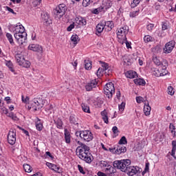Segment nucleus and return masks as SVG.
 <instances>
[{"label":"nucleus","mask_w":176,"mask_h":176,"mask_svg":"<svg viewBox=\"0 0 176 176\" xmlns=\"http://www.w3.org/2000/svg\"><path fill=\"white\" fill-rule=\"evenodd\" d=\"M78 154L77 155L78 156L79 159H81V160H85L86 163H88V164H90L93 160H94V157L91 155V153H90V150L86 151V149L83 148H80L78 149Z\"/></svg>","instance_id":"nucleus-1"},{"label":"nucleus","mask_w":176,"mask_h":176,"mask_svg":"<svg viewBox=\"0 0 176 176\" xmlns=\"http://www.w3.org/2000/svg\"><path fill=\"white\" fill-rule=\"evenodd\" d=\"M30 107H28L30 109H33L34 112L38 109H42L45 105V100L42 98H34L30 103Z\"/></svg>","instance_id":"nucleus-2"},{"label":"nucleus","mask_w":176,"mask_h":176,"mask_svg":"<svg viewBox=\"0 0 176 176\" xmlns=\"http://www.w3.org/2000/svg\"><path fill=\"white\" fill-rule=\"evenodd\" d=\"M104 91L107 98H112V96L115 94V85L112 82L106 84Z\"/></svg>","instance_id":"nucleus-3"},{"label":"nucleus","mask_w":176,"mask_h":176,"mask_svg":"<svg viewBox=\"0 0 176 176\" xmlns=\"http://www.w3.org/2000/svg\"><path fill=\"white\" fill-rule=\"evenodd\" d=\"M109 151L111 152V153H115V155H120L121 153H125V152H127V148L120 144L117 146V147H114L113 148H109Z\"/></svg>","instance_id":"nucleus-4"},{"label":"nucleus","mask_w":176,"mask_h":176,"mask_svg":"<svg viewBox=\"0 0 176 176\" xmlns=\"http://www.w3.org/2000/svg\"><path fill=\"white\" fill-rule=\"evenodd\" d=\"M8 142L10 145L16 144V129H11L8 135Z\"/></svg>","instance_id":"nucleus-5"},{"label":"nucleus","mask_w":176,"mask_h":176,"mask_svg":"<svg viewBox=\"0 0 176 176\" xmlns=\"http://www.w3.org/2000/svg\"><path fill=\"white\" fill-rule=\"evenodd\" d=\"M14 36L19 45H23V43H25V41H27V33H23V34L15 32Z\"/></svg>","instance_id":"nucleus-6"},{"label":"nucleus","mask_w":176,"mask_h":176,"mask_svg":"<svg viewBox=\"0 0 176 176\" xmlns=\"http://www.w3.org/2000/svg\"><path fill=\"white\" fill-rule=\"evenodd\" d=\"M81 140L87 141V142H90L93 140V134L89 130L82 131Z\"/></svg>","instance_id":"nucleus-7"},{"label":"nucleus","mask_w":176,"mask_h":176,"mask_svg":"<svg viewBox=\"0 0 176 176\" xmlns=\"http://www.w3.org/2000/svg\"><path fill=\"white\" fill-rule=\"evenodd\" d=\"M175 46V41H170L168 42L165 45V47L164 48V53H166V54L171 53V52H173V49H174Z\"/></svg>","instance_id":"nucleus-8"},{"label":"nucleus","mask_w":176,"mask_h":176,"mask_svg":"<svg viewBox=\"0 0 176 176\" xmlns=\"http://www.w3.org/2000/svg\"><path fill=\"white\" fill-rule=\"evenodd\" d=\"M97 85H98L97 79L92 80L85 85V90L87 91H91L93 89L97 87Z\"/></svg>","instance_id":"nucleus-9"},{"label":"nucleus","mask_w":176,"mask_h":176,"mask_svg":"<svg viewBox=\"0 0 176 176\" xmlns=\"http://www.w3.org/2000/svg\"><path fill=\"white\" fill-rule=\"evenodd\" d=\"M55 12H56V15L63 17L65 14V4H60L56 8Z\"/></svg>","instance_id":"nucleus-10"},{"label":"nucleus","mask_w":176,"mask_h":176,"mask_svg":"<svg viewBox=\"0 0 176 176\" xmlns=\"http://www.w3.org/2000/svg\"><path fill=\"white\" fill-rule=\"evenodd\" d=\"M29 50H32V52H37V53H43V48L42 46L38 44H31L28 46Z\"/></svg>","instance_id":"nucleus-11"},{"label":"nucleus","mask_w":176,"mask_h":176,"mask_svg":"<svg viewBox=\"0 0 176 176\" xmlns=\"http://www.w3.org/2000/svg\"><path fill=\"white\" fill-rule=\"evenodd\" d=\"M124 173H126L129 176H133L135 175V174L138 173V170H137V167L129 166Z\"/></svg>","instance_id":"nucleus-12"},{"label":"nucleus","mask_w":176,"mask_h":176,"mask_svg":"<svg viewBox=\"0 0 176 176\" xmlns=\"http://www.w3.org/2000/svg\"><path fill=\"white\" fill-rule=\"evenodd\" d=\"M130 164H131V160L129 159L122 160V167L124 168L122 169V173H124L130 167Z\"/></svg>","instance_id":"nucleus-13"},{"label":"nucleus","mask_w":176,"mask_h":176,"mask_svg":"<svg viewBox=\"0 0 176 176\" xmlns=\"http://www.w3.org/2000/svg\"><path fill=\"white\" fill-rule=\"evenodd\" d=\"M46 166H47V167H49V168H50L53 171H55L56 173H58L59 174H60V173H61V171H60V166H58L56 164H54L50 162H47Z\"/></svg>","instance_id":"nucleus-14"},{"label":"nucleus","mask_w":176,"mask_h":176,"mask_svg":"<svg viewBox=\"0 0 176 176\" xmlns=\"http://www.w3.org/2000/svg\"><path fill=\"white\" fill-rule=\"evenodd\" d=\"M111 6L112 1L111 0H103L101 10H102V9H104V10H108V9H109V8Z\"/></svg>","instance_id":"nucleus-15"},{"label":"nucleus","mask_w":176,"mask_h":176,"mask_svg":"<svg viewBox=\"0 0 176 176\" xmlns=\"http://www.w3.org/2000/svg\"><path fill=\"white\" fill-rule=\"evenodd\" d=\"M104 171L107 173V174H108L109 176H113V174L116 173V169L114 168V166L113 167L111 165H108Z\"/></svg>","instance_id":"nucleus-16"},{"label":"nucleus","mask_w":176,"mask_h":176,"mask_svg":"<svg viewBox=\"0 0 176 176\" xmlns=\"http://www.w3.org/2000/svg\"><path fill=\"white\" fill-rule=\"evenodd\" d=\"M104 28H105V25L104 23L101 22L98 23L96 28V34L98 35V34H101V32L104 31Z\"/></svg>","instance_id":"nucleus-17"},{"label":"nucleus","mask_w":176,"mask_h":176,"mask_svg":"<svg viewBox=\"0 0 176 176\" xmlns=\"http://www.w3.org/2000/svg\"><path fill=\"white\" fill-rule=\"evenodd\" d=\"M122 160H116L113 162V167L115 168H118V170H120V171H122V170H124V168H122Z\"/></svg>","instance_id":"nucleus-18"},{"label":"nucleus","mask_w":176,"mask_h":176,"mask_svg":"<svg viewBox=\"0 0 176 176\" xmlns=\"http://www.w3.org/2000/svg\"><path fill=\"white\" fill-rule=\"evenodd\" d=\"M16 32H18L19 34H27V32H25V29L24 28V26H23V25H15V30Z\"/></svg>","instance_id":"nucleus-19"},{"label":"nucleus","mask_w":176,"mask_h":176,"mask_svg":"<svg viewBox=\"0 0 176 176\" xmlns=\"http://www.w3.org/2000/svg\"><path fill=\"white\" fill-rule=\"evenodd\" d=\"M76 21L78 25H86L87 24V22L86 21V19L82 17V16H77L76 18Z\"/></svg>","instance_id":"nucleus-20"},{"label":"nucleus","mask_w":176,"mask_h":176,"mask_svg":"<svg viewBox=\"0 0 176 176\" xmlns=\"http://www.w3.org/2000/svg\"><path fill=\"white\" fill-rule=\"evenodd\" d=\"M77 144H78V146L76 149V152L78 154V149H80V148H82V149H85V151H90V147H89L87 145L82 143L80 141H78Z\"/></svg>","instance_id":"nucleus-21"},{"label":"nucleus","mask_w":176,"mask_h":176,"mask_svg":"<svg viewBox=\"0 0 176 176\" xmlns=\"http://www.w3.org/2000/svg\"><path fill=\"white\" fill-rule=\"evenodd\" d=\"M126 78H129V79H134L135 76H137V72L133 70H129L126 73Z\"/></svg>","instance_id":"nucleus-22"},{"label":"nucleus","mask_w":176,"mask_h":176,"mask_svg":"<svg viewBox=\"0 0 176 176\" xmlns=\"http://www.w3.org/2000/svg\"><path fill=\"white\" fill-rule=\"evenodd\" d=\"M65 140L66 144H71V134L67 129H65Z\"/></svg>","instance_id":"nucleus-23"},{"label":"nucleus","mask_w":176,"mask_h":176,"mask_svg":"<svg viewBox=\"0 0 176 176\" xmlns=\"http://www.w3.org/2000/svg\"><path fill=\"white\" fill-rule=\"evenodd\" d=\"M135 85H138V86H145L146 82H145V80L142 78H136L133 80Z\"/></svg>","instance_id":"nucleus-24"},{"label":"nucleus","mask_w":176,"mask_h":176,"mask_svg":"<svg viewBox=\"0 0 176 176\" xmlns=\"http://www.w3.org/2000/svg\"><path fill=\"white\" fill-rule=\"evenodd\" d=\"M102 115V119H103L104 123L108 124L109 123V121L108 120V113L107 112V110H104L101 112Z\"/></svg>","instance_id":"nucleus-25"},{"label":"nucleus","mask_w":176,"mask_h":176,"mask_svg":"<svg viewBox=\"0 0 176 176\" xmlns=\"http://www.w3.org/2000/svg\"><path fill=\"white\" fill-rule=\"evenodd\" d=\"M43 19L45 23H47V25H50V24H52V20L50 19V16L47 12L44 14Z\"/></svg>","instance_id":"nucleus-26"},{"label":"nucleus","mask_w":176,"mask_h":176,"mask_svg":"<svg viewBox=\"0 0 176 176\" xmlns=\"http://www.w3.org/2000/svg\"><path fill=\"white\" fill-rule=\"evenodd\" d=\"M144 112L146 116H149L151 115V106H149V103H147V104L144 105Z\"/></svg>","instance_id":"nucleus-27"},{"label":"nucleus","mask_w":176,"mask_h":176,"mask_svg":"<svg viewBox=\"0 0 176 176\" xmlns=\"http://www.w3.org/2000/svg\"><path fill=\"white\" fill-rule=\"evenodd\" d=\"M69 122L72 124H78V118L75 115H71L69 117Z\"/></svg>","instance_id":"nucleus-28"},{"label":"nucleus","mask_w":176,"mask_h":176,"mask_svg":"<svg viewBox=\"0 0 176 176\" xmlns=\"http://www.w3.org/2000/svg\"><path fill=\"white\" fill-rule=\"evenodd\" d=\"M72 42H74V45H78V42L80 41V38H79V36L77 34H73L71 37Z\"/></svg>","instance_id":"nucleus-29"},{"label":"nucleus","mask_w":176,"mask_h":176,"mask_svg":"<svg viewBox=\"0 0 176 176\" xmlns=\"http://www.w3.org/2000/svg\"><path fill=\"white\" fill-rule=\"evenodd\" d=\"M153 75L155 76L159 77V76H164V75H167V73H163V72H160L159 69H156L155 70L153 71Z\"/></svg>","instance_id":"nucleus-30"},{"label":"nucleus","mask_w":176,"mask_h":176,"mask_svg":"<svg viewBox=\"0 0 176 176\" xmlns=\"http://www.w3.org/2000/svg\"><path fill=\"white\" fill-rule=\"evenodd\" d=\"M54 123L57 129H63V120L61 119L58 118L57 120H54Z\"/></svg>","instance_id":"nucleus-31"},{"label":"nucleus","mask_w":176,"mask_h":176,"mask_svg":"<svg viewBox=\"0 0 176 176\" xmlns=\"http://www.w3.org/2000/svg\"><path fill=\"white\" fill-rule=\"evenodd\" d=\"M6 65L9 68L11 72H14V69H13V63L10 60H6Z\"/></svg>","instance_id":"nucleus-32"},{"label":"nucleus","mask_w":176,"mask_h":176,"mask_svg":"<svg viewBox=\"0 0 176 176\" xmlns=\"http://www.w3.org/2000/svg\"><path fill=\"white\" fill-rule=\"evenodd\" d=\"M85 69H87V71H89V69H91V62L89 61V60H85Z\"/></svg>","instance_id":"nucleus-33"},{"label":"nucleus","mask_w":176,"mask_h":176,"mask_svg":"<svg viewBox=\"0 0 176 176\" xmlns=\"http://www.w3.org/2000/svg\"><path fill=\"white\" fill-rule=\"evenodd\" d=\"M119 145H126L127 144V139L126 136H122L118 142Z\"/></svg>","instance_id":"nucleus-34"},{"label":"nucleus","mask_w":176,"mask_h":176,"mask_svg":"<svg viewBox=\"0 0 176 176\" xmlns=\"http://www.w3.org/2000/svg\"><path fill=\"white\" fill-rule=\"evenodd\" d=\"M109 27L110 28L109 31L113 28L114 25H113V21H108L107 22H104V27Z\"/></svg>","instance_id":"nucleus-35"},{"label":"nucleus","mask_w":176,"mask_h":176,"mask_svg":"<svg viewBox=\"0 0 176 176\" xmlns=\"http://www.w3.org/2000/svg\"><path fill=\"white\" fill-rule=\"evenodd\" d=\"M6 37L8 39L10 45H14V41H13V36H12L10 33H7Z\"/></svg>","instance_id":"nucleus-36"},{"label":"nucleus","mask_w":176,"mask_h":176,"mask_svg":"<svg viewBox=\"0 0 176 176\" xmlns=\"http://www.w3.org/2000/svg\"><path fill=\"white\" fill-rule=\"evenodd\" d=\"M31 166L30 164H23V169L25 170V173H31L32 170L31 169Z\"/></svg>","instance_id":"nucleus-37"},{"label":"nucleus","mask_w":176,"mask_h":176,"mask_svg":"<svg viewBox=\"0 0 176 176\" xmlns=\"http://www.w3.org/2000/svg\"><path fill=\"white\" fill-rule=\"evenodd\" d=\"M104 69L102 67H99L98 71H97V73H96V75L98 76V78H101V76H102L103 74H104Z\"/></svg>","instance_id":"nucleus-38"},{"label":"nucleus","mask_w":176,"mask_h":176,"mask_svg":"<svg viewBox=\"0 0 176 176\" xmlns=\"http://www.w3.org/2000/svg\"><path fill=\"white\" fill-rule=\"evenodd\" d=\"M81 107H82V111L84 112H86L87 113H90V107H89V106H87L85 104H82Z\"/></svg>","instance_id":"nucleus-39"},{"label":"nucleus","mask_w":176,"mask_h":176,"mask_svg":"<svg viewBox=\"0 0 176 176\" xmlns=\"http://www.w3.org/2000/svg\"><path fill=\"white\" fill-rule=\"evenodd\" d=\"M112 131L114 134L113 138H115V137H118V135H119V129H118V126H115L112 128Z\"/></svg>","instance_id":"nucleus-40"},{"label":"nucleus","mask_w":176,"mask_h":176,"mask_svg":"<svg viewBox=\"0 0 176 176\" xmlns=\"http://www.w3.org/2000/svg\"><path fill=\"white\" fill-rule=\"evenodd\" d=\"M31 65V63L28 60H24L22 61V67H24V68H30V66Z\"/></svg>","instance_id":"nucleus-41"},{"label":"nucleus","mask_w":176,"mask_h":176,"mask_svg":"<svg viewBox=\"0 0 176 176\" xmlns=\"http://www.w3.org/2000/svg\"><path fill=\"white\" fill-rule=\"evenodd\" d=\"M153 39L152 36L149 35L144 36V41L146 43H148V42H152V41H153Z\"/></svg>","instance_id":"nucleus-42"},{"label":"nucleus","mask_w":176,"mask_h":176,"mask_svg":"<svg viewBox=\"0 0 176 176\" xmlns=\"http://www.w3.org/2000/svg\"><path fill=\"white\" fill-rule=\"evenodd\" d=\"M91 3H93V1H91V0L82 1V6H84L85 8H87V6H89V5H90Z\"/></svg>","instance_id":"nucleus-43"},{"label":"nucleus","mask_w":176,"mask_h":176,"mask_svg":"<svg viewBox=\"0 0 176 176\" xmlns=\"http://www.w3.org/2000/svg\"><path fill=\"white\" fill-rule=\"evenodd\" d=\"M36 127L38 131H42L43 129V124H42V123L41 122H37L36 124Z\"/></svg>","instance_id":"nucleus-44"},{"label":"nucleus","mask_w":176,"mask_h":176,"mask_svg":"<svg viewBox=\"0 0 176 176\" xmlns=\"http://www.w3.org/2000/svg\"><path fill=\"white\" fill-rule=\"evenodd\" d=\"M141 0H133V3H131V8H135L138 5H140V1Z\"/></svg>","instance_id":"nucleus-45"},{"label":"nucleus","mask_w":176,"mask_h":176,"mask_svg":"<svg viewBox=\"0 0 176 176\" xmlns=\"http://www.w3.org/2000/svg\"><path fill=\"white\" fill-rule=\"evenodd\" d=\"M153 63L155 64V65H162V62H160V60H159V58H157V57H154L153 58Z\"/></svg>","instance_id":"nucleus-46"},{"label":"nucleus","mask_w":176,"mask_h":176,"mask_svg":"<svg viewBox=\"0 0 176 176\" xmlns=\"http://www.w3.org/2000/svg\"><path fill=\"white\" fill-rule=\"evenodd\" d=\"M124 108H126V103L124 102H122L120 104L118 105V109L119 111H124Z\"/></svg>","instance_id":"nucleus-47"},{"label":"nucleus","mask_w":176,"mask_h":176,"mask_svg":"<svg viewBox=\"0 0 176 176\" xmlns=\"http://www.w3.org/2000/svg\"><path fill=\"white\" fill-rule=\"evenodd\" d=\"M100 63H102V67L104 69V71H107V69H108L109 68V65H108V63H106L105 62H102L100 61Z\"/></svg>","instance_id":"nucleus-48"},{"label":"nucleus","mask_w":176,"mask_h":176,"mask_svg":"<svg viewBox=\"0 0 176 176\" xmlns=\"http://www.w3.org/2000/svg\"><path fill=\"white\" fill-rule=\"evenodd\" d=\"M168 94H170V96H173L174 88H173V87L170 86L168 87Z\"/></svg>","instance_id":"nucleus-49"},{"label":"nucleus","mask_w":176,"mask_h":176,"mask_svg":"<svg viewBox=\"0 0 176 176\" xmlns=\"http://www.w3.org/2000/svg\"><path fill=\"white\" fill-rule=\"evenodd\" d=\"M74 28H75V23L73 22V23H72L69 27H67V31H68V32H71V31H72Z\"/></svg>","instance_id":"nucleus-50"},{"label":"nucleus","mask_w":176,"mask_h":176,"mask_svg":"<svg viewBox=\"0 0 176 176\" xmlns=\"http://www.w3.org/2000/svg\"><path fill=\"white\" fill-rule=\"evenodd\" d=\"M17 127H18V129H19V130L23 131V133H24V134H25V135H28V136L30 135V133L28 132V131L23 129L21 126H18Z\"/></svg>","instance_id":"nucleus-51"},{"label":"nucleus","mask_w":176,"mask_h":176,"mask_svg":"<svg viewBox=\"0 0 176 176\" xmlns=\"http://www.w3.org/2000/svg\"><path fill=\"white\" fill-rule=\"evenodd\" d=\"M78 168L81 174H83V175L86 174V172H85V170H83V167L81 165L78 164Z\"/></svg>","instance_id":"nucleus-52"},{"label":"nucleus","mask_w":176,"mask_h":176,"mask_svg":"<svg viewBox=\"0 0 176 176\" xmlns=\"http://www.w3.org/2000/svg\"><path fill=\"white\" fill-rule=\"evenodd\" d=\"M124 62L127 64V65H131V63H133V59H124Z\"/></svg>","instance_id":"nucleus-53"},{"label":"nucleus","mask_w":176,"mask_h":176,"mask_svg":"<svg viewBox=\"0 0 176 176\" xmlns=\"http://www.w3.org/2000/svg\"><path fill=\"white\" fill-rule=\"evenodd\" d=\"M124 29L123 28H120L117 33L118 36H120L122 34H124Z\"/></svg>","instance_id":"nucleus-54"},{"label":"nucleus","mask_w":176,"mask_h":176,"mask_svg":"<svg viewBox=\"0 0 176 176\" xmlns=\"http://www.w3.org/2000/svg\"><path fill=\"white\" fill-rule=\"evenodd\" d=\"M153 27H155V25L153 23H150L146 26V28L148 31H152V30H153Z\"/></svg>","instance_id":"nucleus-55"},{"label":"nucleus","mask_w":176,"mask_h":176,"mask_svg":"<svg viewBox=\"0 0 176 176\" xmlns=\"http://www.w3.org/2000/svg\"><path fill=\"white\" fill-rule=\"evenodd\" d=\"M16 62L19 64V65H23V61H21V57L16 56Z\"/></svg>","instance_id":"nucleus-56"},{"label":"nucleus","mask_w":176,"mask_h":176,"mask_svg":"<svg viewBox=\"0 0 176 176\" xmlns=\"http://www.w3.org/2000/svg\"><path fill=\"white\" fill-rule=\"evenodd\" d=\"M6 10H8V12H10V13H12V14H16V12H14V11L13 10V9H12V8H10L9 6H6Z\"/></svg>","instance_id":"nucleus-57"},{"label":"nucleus","mask_w":176,"mask_h":176,"mask_svg":"<svg viewBox=\"0 0 176 176\" xmlns=\"http://www.w3.org/2000/svg\"><path fill=\"white\" fill-rule=\"evenodd\" d=\"M122 28L124 29V34L127 35L129 34V26L126 25L122 27Z\"/></svg>","instance_id":"nucleus-58"},{"label":"nucleus","mask_w":176,"mask_h":176,"mask_svg":"<svg viewBox=\"0 0 176 176\" xmlns=\"http://www.w3.org/2000/svg\"><path fill=\"white\" fill-rule=\"evenodd\" d=\"M138 12H140V10L133 11V12H131L130 17H135L137 16V14H138Z\"/></svg>","instance_id":"nucleus-59"},{"label":"nucleus","mask_w":176,"mask_h":176,"mask_svg":"<svg viewBox=\"0 0 176 176\" xmlns=\"http://www.w3.org/2000/svg\"><path fill=\"white\" fill-rule=\"evenodd\" d=\"M42 3V0H34L33 3L35 6H38L39 5H41V3Z\"/></svg>","instance_id":"nucleus-60"},{"label":"nucleus","mask_w":176,"mask_h":176,"mask_svg":"<svg viewBox=\"0 0 176 176\" xmlns=\"http://www.w3.org/2000/svg\"><path fill=\"white\" fill-rule=\"evenodd\" d=\"M100 165L102 166V167H108V162L105 161H101Z\"/></svg>","instance_id":"nucleus-61"},{"label":"nucleus","mask_w":176,"mask_h":176,"mask_svg":"<svg viewBox=\"0 0 176 176\" xmlns=\"http://www.w3.org/2000/svg\"><path fill=\"white\" fill-rule=\"evenodd\" d=\"M75 134L76 137H79L82 139V131H77Z\"/></svg>","instance_id":"nucleus-62"},{"label":"nucleus","mask_w":176,"mask_h":176,"mask_svg":"<svg viewBox=\"0 0 176 176\" xmlns=\"http://www.w3.org/2000/svg\"><path fill=\"white\" fill-rule=\"evenodd\" d=\"M172 146H173V151H176V140L172 141Z\"/></svg>","instance_id":"nucleus-63"},{"label":"nucleus","mask_w":176,"mask_h":176,"mask_svg":"<svg viewBox=\"0 0 176 176\" xmlns=\"http://www.w3.org/2000/svg\"><path fill=\"white\" fill-rule=\"evenodd\" d=\"M97 175H98V176H108V175H107V174H105V173H104L101 171L98 172Z\"/></svg>","instance_id":"nucleus-64"}]
</instances>
